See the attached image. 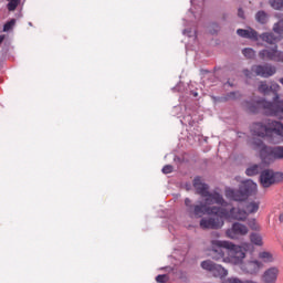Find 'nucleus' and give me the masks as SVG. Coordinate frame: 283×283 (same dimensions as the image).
<instances>
[{
	"mask_svg": "<svg viewBox=\"0 0 283 283\" xmlns=\"http://www.w3.org/2000/svg\"><path fill=\"white\" fill-rule=\"evenodd\" d=\"M251 72H254L256 76H261V78H271L276 74L277 69L272 64H258L251 67Z\"/></svg>",
	"mask_w": 283,
	"mask_h": 283,
	"instance_id": "11",
	"label": "nucleus"
},
{
	"mask_svg": "<svg viewBox=\"0 0 283 283\" xmlns=\"http://www.w3.org/2000/svg\"><path fill=\"white\" fill-rule=\"evenodd\" d=\"M237 34L241 36L242 39H250V41H258L260 39V35L258 34V31L254 29H239L237 30Z\"/></svg>",
	"mask_w": 283,
	"mask_h": 283,
	"instance_id": "15",
	"label": "nucleus"
},
{
	"mask_svg": "<svg viewBox=\"0 0 283 283\" xmlns=\"http://www.w3.org/2000/svg\"><path fill=\"white\" fill-rule=\"evenodd\" d=\"M259 210H260V201H251L245 206V211L248 216L251 213H258Z\"/></svg>",
	"mask_w": 283,
	"mask_h": 283,
	"instance_id": "18",
	"label": "nucleus"
},
{
	"mask_svg": "<svg viewBox=\"0 0 283 283\" xmlns=\"http://www.w3.org/2000/svg\"><path fill=\"white\" fill-rule=\"evenodd\" d=\"M249 228L242 223L235 222L230 229L226 231L227 238L231 240H238V235H247Z\"/></svg>",
	"mask_w": 283,
	"mask_h": 283,
	"instance_id": "12",
	"label": "nucleus"
},
{
	"mask_svg": "<svg viewBox=\"0 0 283 283\" xmlns=\"http://www.w3.org/2000/svg\"><path fill=\"white\" fill-rule=\"evenodd\" d=\"M184 34H185V36H188L189 39H192L193 41H196V39H197L195 31L184 30Z\"/></svg>",
	"mask_w": 283,
	"mask_h": 283,
	"instance_id": "28",
	"label": "nucleus"
},
{
	"mask_svg": "<svg viewBox=\"0 0 283 283\" xmlns=\"http://www.w3.org/2000/svg\"><path fill=\"white\" fill-rule=\"evenodd\" d=\"M275 17L279 19V22L274 23L273 32L275 34H283V14H275Z\"/></svg>",
	"mask_w": 283,
	"mask_h": 283,
	"instance_id": "19",
	"label": "nucleus"
},
{
	"mask_svg": "<svg viewBox=\"0 0 283 283\" xmlns=\"http://www.w3.org/2000/svg\"><path fill=\"white\" fill-rule=\"evenodd\" d=\"M185 205H186V207H187V211H189V208H190V207H193V206L191 205V199H189V198H186V199H185Z\"/></svg>",
	"mask_w": 283,
	"mask_h": 283,
	"instance_id": "32",
	"label": "nucleus"
},
{
	"mask_svg": "<svg viewBox=\"0 0 283 283\" xmlns=\"http://www.w3.org/2000/svg\"><path fill=\"white\" fill-rule=\"evenodd\" d=\"M229 98H238V93L235 92L230 93Z\"/></svg>",
	"mask_w": 283,
	"mask_h": 283,
	"instance_id": "35",
	"label": "nucleus"
},
{
	"mask_svg": "<svg viewBox=\"0 0 283 283\" xmlns=\"http://www.w3.org/2000/svg\"><path fill=\"white\" fill-rule=\"evenodd\" d=\"M258 90L261 94H270V84L265 81L260 82Z\"/></svg>",
	"mask_w": 283,
	"mask_h": 283,
	"instance_id": "23",
	"label": "nucleus"
},
{
	"mask_svg": "<svg viewBox=\"0 0 283 283\" xmlns=\"http://www.w3.org/2000/svg\"><path fill=\"white\" fill-rule=\"evenodd\" d=\"M17 6H19V0H9L8 3V10H10V12L17 10Z\"/></svg>",
	"mask_w": 283,
	"mask_h": 283,
	"instance_id": "27",
	"label": "nucleus"
},
{
	"mask_svg": "<svg viewBox=\"0 0 283 283\" xmlns=\"http://www.w3.org/2000/svg\"><path fill=\"white\" fill-rule=\"evenodd\" d=\"M277 277H280V268L275 265L268 268L261 275L263 283H277Z\"/></svg>",
	"mask_w": 283,
	"mask_h": 283,
	"instance_id": "14",
	"label": "nucleus"
},
{
	"mask_svg": "<svg viewBox=\"0 0 283 283\" xmlns=\"http://www.w3.org/2000/svg\"><path fill=\"white\" fill-rule=\"evenodd\" d=\"M238 14L240 19H244V11L242 9H239Z\"/></svg>",
	"mask_w": 283,
	"mask_h": 283,
	"instance_id": "34",
	"label": "nucleus"
},
{
	"mask_svg": "<svg viewBox=\"0 0 283 283\" xmlns=\"http://www.w3.org/2000/svg\"><path fill=\"white\" fill-rule=\"evenodd\" d=\"M163 174H171V171H174V166L171 165H166L164 166V168L161 169Z\"/></svg>",
	"mask_w": 283,
	"mask_h": 283,
	"instance_id": "30",
	"label": "nucleus"
},
{
	"mask_svg": "<svg viewBox=\"0 0 283 283\" xmlns=\"http://www.w3.org/2000/svg\"><path fill=\"white\" fill-rule=\"evenodd\" d=\"M279 221H280V222H283V213H281V214L279 216Z\"/></svg>",
	"mask_w": 283,
	"mask_h": 283,
	"instance_id": "37",
	"label": "nucleus"
},
{
	"mask_svg": "<svg viewBox=\"0 0 283 283\" xmlns=\"http://www.w3.org/2000/svg\"><path fill=\"white\" fill-rule=\"evenodd\" d=\"M261 158L264 163H266V160H283V146H263L261 149Z\"/></svg>",
	"mask_w": 283,
	"mask_h": 283,
	"instance_id": "9",
	"label": "nucleus"
},
{
	"mask_svg": "<svg viewBox=\"0 0 283 283\" xmlns=\"http://www.w3.org/2000/svg\"><path fill=\"white\" fill-rule=\"evenodd\" d=\"M283 182V172L273 169H264L260 174V184L264 189L273 187V185H281Z\"/></svg>",
	"mask_w": 283,
	"mask_h": 283,
	"instance_id": "6",
	"label": "nucleus"
},
{
	"mask_svg": "<svg viewBox=\"0 0 283 283\" xmlns=\"http://www.w3.org/2000/svg\"><path fill=\"white\" fill-rule=\"evenodd\" d=\"M254 19L260 25H266L269 23L271 15L266 13L264 10H260L255 13Z\"/></svg>",
	"mask_w": 283,
	"mask_h": 283,
	"instance_id": "17",
	"label": "nucleus"
},
{
	"mask_svg": "<svg viewBox=\"0 0 283 283\" xmlns=\"http://www.w3.org/2000/svg\"><path fill=\"white\" fill-rule=\"evenodd\" d=\"M259 57L262 61H273L274 63H283V51L277 49V45L270 49H263L259 52Z\"/></svg>",
	"mask_w": 283,
	"mask_h": 283,
	"instance_id": "8",
	"label": "nucleus"
},
{
	"mask_svg": "<svg viewBox=\"0 0 283 283\" xmlns=\"http://www.w3.org/2000/svg\"><path fill=\"white\" fill-rule=\"evenodd\" d=\"M255 193H258V184L251 179L243 181L238 190L229 187L224 190L226 198L234 202H244V200H249L250 196H255Z\"/></svg>",
	"mask_w": 283,
	"mask_h": 283,
	"instance_id": "5",
	"label": "nucleus"
},
{
	"mask_svg": "<svg viewBox=\"0 0 283 283\" xmlns=\"http://www.w3.org/2000/svg\"><path fill=\"white\" fill-rule=\"evenodd\" d=\"M193 96H198V93H193Z\"/></svg>",
	"mask_w": 283,
	"mask_h": 283,
	"instance_id": "39",
	"label": "nucleus"
},
{
	"mask_svg": "<svg viewBox=\"0 0 283 283\" xmlns=\"http://www.w3.org/2000/svg\"><path fill=\"white\" fill-rule=\"evenodd\" d=\"M251 249V243H242L235 245L230 241L212 240L211 241V258L219 262L222 260L226 264H234L239 266L245 275H258L264 263L258 259H252L243 262L247 258V252Z\"/></svg>",
	"mask_w": 283,
	"mask_h": 283,
	"instance_id": "1",
	"label": "nucleus"
},
{
	"mask_svg": "<svg viewBox=\"0 0 283 283\" xmlns=\"http://www.w3.org/2000/svg\"><path fill=\"white\" fill-rule=\"evenodd\" d=\"M262 33L260 36L261 40H263L265 43H269V45H275V43H280L282 41V34L283 33Z\"/></svg>",
	"mask_w": 283,
	"mask_h": 283,
	"instance_id": "16",
	"label": "nucleus"
},
{
	"mask_svg": "<svg viewBox=\"0 0 283 283\" xmlns=\"http://www.w3.org/2000/svg\"><path fill=\"white\" fill-rule=\"evenodd\" d=\"M201 269H203V271H209V273H212L213 277H220V280H224V277L229 275V271L227 269L220 264H216L211 260L201 262Z\"/></svg>",
	"mask_w": 283,
	"mask_h": 283,
	"instance_id": "7",
	"label": "nucleus"
},
{
	"mask_svg": "<svg viewBox=\"0 0 283 283\" xmlns=\"http://www.w3.org/2000/svg\"><path fill=\"white\" fill-rule=\"evenodd\" d=\"M251 133L261 138H268L270 143L277 145L283 140V125L280 122L264 119L252 124Z\"/></svg>",
	"mask_w": 283,
	"mask_h": 283,
	"instance_id": "4",
	"label": "nucleus"
},
{
	"mask_svg": "<svg viewBox=\"0 0 283 283\" xmlns=\"http://www.w3.org/2000/svg\"><path fill=\"white\" fill-rule=\"evenodd\" d=\"M219 216L226 220H241L242 222L249 218L247 210H240L237 208H231L230 210L220 208Z\"/></svg>",
	"mask_w": 283,
	"mask_h": 283,
	"instance_id": "10",
	"label": "nucleus"
},
{
	"mask_svg": "<svg viewBox=\"0 0 283 283\" xmlns=\"http://www.w3.org/2000/svg\"><path fill=\"white\" fill-rule=\"evenodd\" d=\"M17 23V20L12 19L11 21L7 22L4 25H3V32H10V30H12V28H14Z\"/></svg>",
	"mask_w": 283,
	"mask_h": 283,
	"instance_id": "26",
	"label": "nucleus"
},
{
	"mask_svg": "<svg viewBox=\"0 0 283 283\" xmlns=\"http://www.w3.org/2000/svg\"><path fill=\"white\" fill-rule=\"evenodd\" d=\"M156 282L158 283H165L167 282V275L166 274H159L156 276Z\"/></svg>",
	"mask_w": 283,
	"mask_h": 283,
	"instance_id": "31",
	"label": "nucleus"
},
{
	"mask_svg": "<svg viewBox=\"0 0 283 283\" xmlns=\"http://www.w3.org/2000/svg\"><path fill=\"white\" fill-rule=\"evenodd\" d=\"M193 187L203 198V205H196L190 206L188 208V213L192 218H202V216H220V207H228L229 202L224 200V197H222L219 192H209V185L202 182V178L196 177L193 179ZM210 205H220V207H209Z\"/></svg>",
	"mask_w": 283,
	"mask_h": 283,
	"instance_id": "2",
	"label": "nucleus"
},
{
	"mask_svg": "<svg viewBox=\"0 0 283 283\" xmlns=\"http://www.w3.org/2000/svg\"><path fill=\"white\" fill-rule=\"evenodd\" d=\"M245 174L248 176H258V174H262V166L261 165H252L247 168Z\"/></svg>",
	"mask_w": 283,
	"mask_h": 283,
	"instance_id": "20",
	"label": "nucleus"
},
{
	"mask_svg": "<svg viewBox=\"0 0 283 283\" xmlns=\"http://www.w3.org/2000/svg\"><path fill=\"white\" fill-rule=\"evenodd\" d=\"M6 41V35H0V45Z\"/></svg>",
	"mask_w": 283,
	"mask_h": 283,
	"instance_id": "36",
	"label": "nucleus"
},
{
	"mask_svg": "<svg viewBox=\"0 0 283 283\" xmlns=\"http://www.w3.org/2000/svg\"><path fill=\"white\" fill-rule=\"evenodd\" d=\"M270 6L273 10H283V0H270Z\"/></svg>",
	"mask_w": 283,
	"mask_h": 283,
	"instance_id": "25",
	"label": "nucleus"
},
{
	"mask_svg": "<svg viewBox=\"0 0 283 283\" xmlns=\"http://www.w3.org/2000/svg\"><path fill=\"white\" fill-rule=\"evenodd\" d=\"M243 74H244V76H247V78H251V76L253 75V72H251L249 70H244Z\"/></svg>",
	"mask_w": 283,
	"mask_h": 283,
	"instance_id": "33",
	"label": "nucleus"
},
{
	"mask_svg": "<svg viewBox=\"0 0 283 283\" xmlns=\"http://www.w3.org/2000/svg\"><path fill=\"white\" fill-rule=\"evenodd\" d=\"M271 92L275 94L273 102H269L266 99L251 101L245 103V107L251 114H258L260 109H263L268 116H276V118L283 120V101H280V96H277V92H280V84L271 82L270 93Z\"/></svg>",
	"mask_w": 283,
	"mask_h": 283,
	"instance_id": "3",
	"label": "nucleus"
},
{
	"mask_svg": "<svg viewBox=\"0 0 283 283\" xmlns=\"http://www.w3.org/2000/svg\"><path fill=\"white\" fill-rule=\"evenodd\" d=\"M279 82L281 83V85H283V77H281Z\"/></svg>",
	"mask_w": 283,
	"mask_h": 283,
	"instance_id": "38",
	"label": "nucleus"
},
{
	"mask_svg": "<svg viewBox=\"0 0 283 283\" xmlns=\"http://www.w3.org/2000/svg\"><path fill=\"white\" fill-rule=\"evenodd\" d=\"M223 217L219 216L217 218H202L200 220L201 229H222L224 227Z\"/></svg>",
	"mask_w": 283,
	"mask_h": 283,
	"instance_id": "13",
	"label": "nucleus"
},
{
	"mask_svg": "<svg viewBox=\"0 0 283 283\" xmlns=\"http://www.w3.org/2000/svg\"><path fill=\"white\" fill-rule=\"evenodd\" d=\"M222 283H244V281L240 280L239 277L232 276V277H228Z\"/></svg>",
	"mask_w": 283,
	"mask_h": 283,
	"instance_id": "29",
	"label": "nucleus"
},
{
	"mask_svg": "<svg viewBox=\"0 0 283 283\" xmlns=\"http://www.w3.org/2000/svg\"><path fill=\"white\" fill-rule=\"evenodd\" d=\"M259 259L268 264L275 262V258H273V254L271 252H266V251L260 252Z\"/></svg>",
	"mask_w": 283,
	"mask_h": 283,
	"instance_id": "21",
	"label": "nucleus"
},
{
	"mask_svg": "<svg viewBox=\"0 0 283 283\" xmlns=\"http://www.w3.org/2000/svg\"><path fill=\"white\" fill-rule=\"evenodd\" d=\"M250 241L252 242V244H255V247H262V244H264V242L262 241V235L258 233H252L250 235Z\"/></svg>",
	"mask_w": 283,
	"mask_h": 283,
	"instance_id": "22",
	"label": "nucleus"
},
{
	"mask_svg": "<svg viewBox=\"0 0 283 283\" xmlns=\"http://www.w3.org/2000/svg\"><path fill=\"white\" fill-rule=\"evenodd\" d=\"M242 54L245 56V59H255V50L251 48L243 49Z\"/></svg>",
	"mask_w": 283,
	"mask_h": 283,
	"instance_id": "24",
	"label": "nucleus"
}]
</instances>
